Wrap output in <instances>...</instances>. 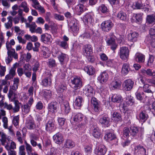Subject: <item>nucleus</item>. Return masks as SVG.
I'll list each match as a JSON object with an SVG mask.
<instances>
[{"mask_svg": "<svg viewBox=\"0 0 155 155\" xmlns=\"http://www.w3.org/2000/svg\"><path fill=\"white\" fill-rule=\"evenodd\" d=\"M105 137L106 138H107V140H110L116 139V137L114 134L110 133L106 134L105 136Z\"/></svg>", "mask_w": 155, "mask_h": 155, "instance_id": "44", "label": "nucleus"}, {"mask_svg": "<svg viewBox=\"0 0 155 155\" xmlns=\"http://www.w3.org/2000/svg\"><path fill=\"white\" fill-rule=\"evenodd\" d=\"M139 117L140 120H143V122H145L147 119L148 115L145 111H142L139 114Z\"/></svg>", "mask_w": 155, "mask_h": 155, "instance_id": "31", "label": "nucleus"}, {"mask_svg": "<svg viewBox=\"0 0 155 155\" xmlns=\"http://www.w3.org/2000/svg\"><path fill=\"white\" fill-rule=\"evenodd\" d=\"M14 101L15 104V107L13 109L14 112H17L19 110L20 105H21V104L17 100H14Z\"/></svg>", "mask_w": 155, "mask_h": 155, "instance_id": "42", "label": "nucleus"}, {"mask_svg": "<svg viewBox=\"0 0 155 155\" xmlns=\"http://www.w3.org/2000/svg\"><path fill=\"white\" fill-rule=\"evenodd\" d=\"M111 85L114 88H118L120 87L121 84L119 82L115 81L112 82Z\"/></svg>", "mask_w": 155, "mask_h": 155, "instance_id": "52", "label": "nucleus"}, {"mask_svg": "<svg viewBox=\"0 0 155 155\" xmlns=\"http://www.w3.org/2000/svg\"><path fill=\"white\" fill-rule=\"evenodd\" d=\"M116 37L114 36H112L110 37L109 40L107 41V43L110 45H111L114 44L115 43V39Z\"/></svg>", "mask_w": 155, "mask_h": 155, "instance_id": "55", "label": "nucleus"}, {"mask_svg": "<svg viewBox=\"0 0 155 155\" xmlns=\"http://www.w3.org/2000/svg\"><path fill=\"white\" fill-rule=\"evenodd\" d=\"M63 105L64 106L65 113L67 114H68L70 110V108L69 103L67 101H64L63 103Z\"/></svg>", "mask_w": 155, "mask_h": 155, "instance_id": "38", "label": "nucleus"}, {"mask_svg": "<svg viewBox=\"0 0 155 155\" xmlns=\"http://www.w3.org/2000/svg\"><path fill=\"white\" fill-rule=\"evenodd\" d=\"M25 147L28 154L29 155H30L31 154L33 155L32 148L31 146L29 144H27V146H26Z\"/></svg>", "mask_w": 155, "mask_h": 155, "instance_id": "53", "label": "nucleus"}, {"mask_svg": "<svg viewBox=\"0 0 155 155\" xmlns=\"http://www.w3.org/2000/svg\"><path fill=\"white\" fill-rule=\"evenodd\" d=\"M51 35L48 34H44L41 35V40L44 43L50 42L51 41Z\"/></svg>", "mask_w": 155, "mask_h": 155, "instance_id": "15", "label": "nucleus"}, {"mask_svg": "<svg viewBox=\"0 0 155 155\" xmlns=\"http://www.w3.org/2000/svg\"><path fill=\"white\" fill-rule=\"evenodd\" d=\"M107 150V149L104 145H101L96 147L94 153L97 155H104Z\"/></svg>", "mask_w": 155, "mask_h": 155, "instance_id": "5", "label": "nucleus"}, {"mask_svg": "<svg viewBox=\"0 0 155 155\" xmlns=\"http://www.w3.org/2000/svg\"><path fill=\"white\" fill-rule=\"evenodd\" d=\"M55 57H57L61 64L64 62V59L66 58V54L59 51L56 52Z\"/></svg>", "mask_w": 155, "mask_h": 155, "instance_id": "20", "label": "nucleus"}, {"mask_svg": "<svg viewBox=\"0 0 155 155\" xmlns=\"http://www.w3.org/2000/svg\"><path fill=\"white\" fill-rule=\"evenodd\" d=\"M67 89L66 87L64 84H61L58 86L57 91L60 93L62 92Z\"/></svg>", "mask_w": 155, "mask_h": 155, "instance_id": "51", "label": "nucleus"}, {"mask_svg": "<svg viewBox=\"0 0 155 155\" xmlns=\"http://www.w3.org/2000/svg\"><path fill=\"white\" fill-rule=\"evenodd\" d=\"M6 71L5 67L1 66L0 67V75L1 76H3L5 75V72Z\"/></svg>", "mask_w": 155, "mask_h": 155, "instance_id": "60", "label": "nucleus"}, {"mask_svg": "<svg viewBox=\"0 0 155 155\" xmlns=\"http://www.w3.org/2000/svg\"><path fill=\"white\" fill-rule=\"evenodd\" d=\"M54 120L50 119L45 124V130L47 131L51 132L54 130Z\"/></svg>", "mask_w": 155, "mask_h": 155, "instance_id": "8", "label": "nucleus"}, {"mask_svg": "<svg viewBox=\"0 0 155 155\" xmlns=\"http://www.w3.org/2000/svg\"><path fill=\"white\" fill-rule=\"evenodd\" d=\"M108 75L106 72H103L98 77V80L101 83L106 82L108 79Z\"/></svg>", "mask_w": 155, "mask_h": 155, "instance_id": "10", "label": "nucleus"}, {"mask_svg": "<svg viewBox=\"0 0 155 155\" xmlns=\"http://www.w3.org/2000/svg\"><path fill=\"white\" fill-rule=\"evenodd\" d=\"M98 10L103 13H106L108 12V9L104 5H102L99 6Z\"/></svg>", "mask_w": 155, "mask_h": 155, "instance_id": "43", "label": "nucleus"}, {"mask_svg": "<svg viewBox=\"0 0 155 155\" xmlns=\"http://www.w3.org/2000/svg\"><path fill=\"white\" fill-rule=\"evenodd\" d=\"M84 70L89 75H93L95 72L94 68L91 66L85 67L84 68Z\"/></svg>", "mask_w": 155, "mask_h": 155, "instance_id": "27", "label": "nucleus"}, {"mask_svg": "<svg viewBox=\"0 0 155 155\" xmlns=\"http://www.w3.org/2000/svg\"><path fill=\"white\" fill-rule=\"evenodd\" d=\"M15 94L14 93L13 91L12 90H10L9 91L8 93V96L9 98V99H11L13 101V100H14L15 99Z\"/></svg>", "mask_w": 155, "mask_h": 155, "instance_id": "50", "label": "nucleus"}, {"mask_svg": "<svg viewBox=\"0 0 155 155\" xmlns=\"http://www.w3.org/2000/svg\"><path fill=\"white\" fill-rule=\"evenodd\" d=\"M30 108V106L27 104L22 106V111L25 114H27L29 112Z\"/></svg>", "mask_w": 155, "mask_h": 155, "instance_id": "45", "label": "nucleus"}, {"mask_svg": "<svg viewBox=\"0 0 155 155\" xmlns=\"http://www.w3.org/2000/svg\"><path fill=\"white\" fill-rule=\"evenodd\" d=\"M65 146L68 148H72L75 146L74 142L70 140H67Z\"/></svg>", "mask_w": 155, "mask_h": 155, "instance_id": "40", "label": "nucleus"}, {"mask_svg": "<svg viewBox=\"0 0 155 155\" xmlns=\"http://www.w3.org/2000/svg\"><path fill=\"white\" fill-rule=\"evenodd\" d=\"M134 82L131 79H128L123 82L122 87L124 90L126 91H129L133 88Z\"/></svg>", "mask_w": 155, "mask_h": 155, "instance_id": "2", "label": "nucleus"}, {"mask_svg": "<svg viewBox=\"0 0 155 155\" xmlns=\"http://www.w3.org/2000/svg\"><path fill=\"white\" fill-rule=\"evenodd\" d=\"M58 45L64 49H67L68 47V45L67 42L64 41H58L57 43Z\"/></svg>", "mask_w": 155, "mask_h": 155, "instance_id": "41", "label": "nucleus"}, {"mask_svg": "<svg viewBox=\"0 0 155 155\" xmlns=\"http://www.w3.org/2000/svg\"><path fill=\"white\" fill-rule=\"evenodd\" d=\"M135 150H137L135 153V155H145L146 149L140 145H138L135 148Z\"/></svg>", "mask_w": 155, "mask_h": 155, "instance_id": "14", "label": "nucleus"}, {"mask_svg": "<svg viewBox=\"0 0 155 155\" xmlns=\"http://www.w3.org/2000/svg\"><path fill=\"white\" fill-rule=\"evenodd\" d=\"M136 60L139 63L143 62L145 61V56L142 54L137 53L136 55Z\"/></svg>", "mask_w": 155, "mask_h": 155, "instance_id": "28", "label": "nucleus"}, {"mask_svg": "<svg viewBox=\"0 0 155 155\" xmlns=\"http://www.w3.org/2000/svg\"><path fill=\"white\" fill-rule=\"evenodd\" d=\"M111 119L115 121L116 123L118 122L119 121H121L122 119L120 114L117 112H114L112 114Z\"/></svg>", "mask_w": 155, "mask_h": 155, "instance_id": "16", "label": "nucleus"}, {"mask_svg": "<svg viewBox=\"0 0 155 155\" xmlns=\"http://www.w3.org/2000/svg\"><path fill=\"white\" fill-rule=\"evenodd\" d=\"M19 115L15 116L13 117V119L12 121V123L15 126H17L19 123Z\"/></svg>", "mask_w": 155, "mask_h": 155, "instance_id": "54", "label": "nucleus"}, {"mask_svg": "<svg viewBox=\"0 0 155 155\" xmlns=\"http://www.w3.org/2000/svg\"><path fill=\"white\" fill-rule=\"evenodd\" d=\"M129 50L127 47H122L120 49L119 55L120 58L123 60L128 58L129 55Z\"/></svg>", "mask_w": 155, "mask_h": 155, "instance_id": "3", "label": "nucleus"}, {"mask_svg": "<svg viewBox=\"0 0 155 155\" xmlns=\"http://www.w3.org/2000/svg\"><path fill=\"white\" fill-rule=\"evenodd\" d=\"M149 31L151 38H155V28H151Z\"/></svg>", "mask_w": 155, "mask_h": 155, "instance_id": "62", "label": "nucleus"}, {"mask_svg": "<svg viewBox=\"0 0 155 155\" xmlns=\"http://www.w3.org/2000/svg\"><path fill=\"white\" fill-rule=\"evenodd\" d=\"M84 92L87 96L92 98L93 97L95 92L92 87L90 85L85 86L84 89Z\"/></svg>", "mask_w": 155, "mask_h": 155, "instance_id": "6", "label": "nucleus"}, {"mask_svg": "<svg viewBox=\"0 0 155 155\" xmlns=\"http://www.w3.org/2000/svg\"><path fill=\"white\" fill-rule=\"evenodd\" d=\"M133 7L134 9H140L144 8V5L141 1H137L133 4Z\"/></svg>", "mask_w": 155, "mask_h": 155, "instance_id": "33", "label": "nucleus"}, {"mask_svg": "<svg viewBox=\"0 0 155 155\" xmlns=\"http://www.w3.org/2000/svg\"><path fill=\"white\" fill-rule=\"evenodd\" d=\"M72 87L75 89L80 88L82 86L81 80L79 78H74L71 80Z\"/></svg>", "mask_w": 155, "mask_h": 155, "instance_id": "4", "label": "nucleus"}, {"mask_svg": "<svg viewBox=\"0 0 155 155\" xmlns=\"http://www.w3.org/2000/svg\"><path fill=\"white\" fill-rule=\"evenodd\" d=\"M92 134L95 138H98L101 135V130L98 127H96L93 129Z\"/></svg>", "mask_w": 155, "mask_h": 155, "instance_id": "26", "label": "nucleus"}, {"mask_svg": "<svg viewBox=\"0 0 155 155\" xmlns=\"http://www.w3.org/2000/svg\"><path fill=\"white\" fill-rule=\"evenodd\" d=\"M117 17L119 19L122 21H125L127 19V14L123 11H121L118 13Z\"/></svg>", "mask_w": 155, "mask_h": 155, "instance_id": "35", "label": "nucleus"}, {"mask_svg": "<svg viewBox=\"0 0 155 155\" xmlns=\"http://www.w3.org/2000/svg\"><path fill=\"white\" fill-rule=\"evenodd\" d=\"M92 14L90 13L87 14L84 17L83 20V21L85 23H89L91 24L94 21V19L93 18Z\"/></svg>", "mask_w": 155, "mask_h": 155, "instance_id": "18", "label": "nucleus"}, {"mask_svg": "<svg viewBox=\"0 0 155 155\" xmlns=\"http://www.w3.org/2000/svg\"><path fill=\"white\" fill-rule=\"evenodd\" d=\"M84 6L82 4H79L75 7V10L78 15H80L84 11Z\"/></svg>", "mask_w": 155, "mask_h": 155, "instance_id": "29", "label": "nucleus"}, {"mask_svg": "<svg viewBox=\"0 0 155 155\" xmlns=\"http://www.w3.org/2000/svg\"><path fill=\"white\" fill-rule=\"evenodd\" d=\"M135 95L137 99L140 101H143L145 97H147V96L145 95L143 92H137L136 93Z\"/></svg>", "mask_w": 155, "mask_h": 155, "instance_id": "30", "label": "nucleus"}, {"mask_svg": "<svg viewBox=\"0 0 155 155\" xmlns=\"http://www.w3.org/2000/svg\"><path fill=\"white\" fill-rule=\"evenodd\" d=\"M130 135L134 137L137 136L139 132L138 128L136 127H130Z\"/></svg>", "mask_w": 155, "mask_h": 155, "instance_id": "25", "label": "nucleus"}, {"mask_svg": "<svg viewBox=\"0 0 155 155\" xmlns=\"http://www.w3.org/2000/svg\"><path fill=\"white\" fill-rule=\"evenodd\" d=\"M16 136L18 141L21 144L23 143L22 138L21 137V134L20 132L17 131L16 133Z\"/></svg>", "mask_w": 155, "mask_h": 155, "instance_id": "57", "label": "nucleus"}, {"mask_svg": "<svg viewBox=\"0 0 155 155\" xmlns=\"http://www.w3.org/2000/svg\"><path fill=\"white\" fill-rule=\"evenodd\" d=\"M141 72L143 74H147L149 76H151L152 74V71L150 69H147V70L142 69L141 70Z\"/></svg>", "mask_w": 155, "mask_h": 155, "instance_id": "48", "label": "nucleus"}, {"mask_svg": "<svg viewBox=\"0 0 155 155\" xmlns=\"http://www.w3.org/2000/svg\"><path fill=\"white\" fill-rule=\"evenodd\" d=\"M54 18L56 19L59 21H63L64 19V17L63 15L57 14H54Z\"/></svg>", "mask_w": 155, "mask_h": 155, "instance_id": "56", "label": "nucleus"}, {"mask_svg": "<svg viewBox=\"0 0 155 155\" xmlns=\"http://www.w3.org/2000/svg\"><path fill=\"white\" fill-rule=\"evenodd\" d=\"M37 25L35 24V22L32 23L30 27V31L31 33H34L35 32V30Z\"/></svg>", "mask_w": 155, "mask_h": 155, "instance_id": "59", "label": "nucleus"}, {"mask_svg": "<svg viewBox=\"0 0 155 155\" xmlns=\"http://www.w3.org/2000/svg\"><path fill=\"white\" fill-rule=\"evenodd\" d=\"M58 106V104L56 102H52L48 104V109L50 112L54 113L57 111Z\"/></svg>", "mask_w": 155, "mask_h": 155, "instance_id": "11", "label": "nucleus"}, {"mask_svg": "<svg viewBox=\"0 0 155 155\" xmlns=\"http://www.w3.org/2000/svg\"><path fill=\"white\" fill-rule=\"evenodd\" d=\"M91 105L95 112H98L100 109V105L98 101L95 98L92 97L91 100Z\"/></svg>", "mask_w": 155, "mask_h": 155, "instance_id": "7", "label": "nucleus"}, {"mask_svg": "<svg viewBox=\"0 0 155 155\" xmlns=\"http://www.w3.org/2000/svg\"><path fill=\"white\" fill-rule=\"evenodd\" d=\"M147 22L149 24L155 23V15L153 14L147 15L146 18Z\"/></svg>", "mask_w": 155, "mask_h": 155, "instance_id": "23", "label": "nucleus"}, {"mask_svg": "<svg viewBox=\"0 0 155 155\" xmlns=\"http://www.w3.org/2000/svg\"><path fill=\"white\" fill-rule=\"evenodd\" d=\"M84 101L83 99L81 96H78L76 99L74 101L75 105L78 107H80L82 105V103Z\"/></svg>", "mask_w": 155, "mask_h": 155, "instance_id": "32", "label": "nucleus"}, {"mask_svg": "<svg viewBox=\"0 0 155 155\" xmlns=\"http://www.w3.org/2000/svg\"><path fill=\"white\" fill-rule=\"evenodd\" d=\"M99 122L102 125L108 127L110 125V119L108 117L103 116L100 118Z\"/></svg>", "mask_w": 155, "mask_h": 155, "instance_id": "19", "label": "nucleus"}, {"mask_svg": "<svg viewBox=\"0 0 155 155\" xmlns=\"http://www.w3.org/2000/svg\"><path fill=\"white\" fill-rule=\"evenodd\" d=\"M126 102L128 105L131 106L134 103L133 97L130 95L127 96L126 97Z\"/></svg>", "mask_w": 155, "mask_h": 155, "instance_id": "34", "label": "nucleus"}, {"mask_svg": "<svg viewBox=\"0 0 155 155\" xmlns=\"http://www.w3.org/2000/svg\"><path fill=\"white\" fill-rule=\"evenodd\" d=\"M26 127L30 130L34 129L35 127V124L33 120L28 119L26 120L25 123Z\"/></svg>", "mask_w": 155, "mask_h": 155, "instance_id": "17", "label": "nucleus"}, {"mask_svg": "<svg viewBox=\"0 0 155 155\" xmlns=\"http://www.w3.org/2000/svg\"><path fill=\"white\" fill-rule=\"evenodd\" d=\"M40 43L38 42L35 43V47L33 48L34 51L38 52L39 51V48L40 46Z\"/></svg>", "mask_w": 155, "mask_h": 155, "instance_id": "61", "label": "nucleus"}, {"mask_svg": "<svg viewBox=\"0 0 155 155\" xmlns=\"http://www.w3.org/2000/svg\"><path fill=\"white\" fill-rule=\"evenodd\" d=\"M50 27L51 28V31L52 33H56L57 31V28L56 25L54 23L50 25Z\"/></svg>", "mask_w": 155, "mask_h": 155, "instance_id": "58", "label": "nucleus"}, {"mask_svg": "<svg viewBox=\"0 0 155 155\" xmlns=\"http://www.w3.org/2000/svg\"><path fill=\"white\" fill-rule=\"evenodd\" d=\"M12 19L13 17L11 16H9L7 18L8 21V22L6 23L5 24V26L7 29H9L12 26Z\"/></svg>", "mask_w": 155, "mask_h": 155, "instance_id": "36", "label": "nucleus"}, {"mask_svg": "<svg viewBox=\"0 0 155 155\" xmlns=\"http://www.w3.org/2000/svg\"><path fill=\"white\" fill-rule=\"evenodd\" d=\"M111 99L113 102L120 103L123 101L121 96L117 94H114L112 97Z\"/></svg>", "mask_w": 155, "mask_h": 155, "instance_id": "21", "label": "nucleus"}, {"mask_svg": "<svg viewBox=\"0 0 155 155\" xmlns=\"http://www.w3.org/2000/svg\"><path fill=\"white\" fill-rule=\"evenodd\" d=\"M53 137L55 142L58 144H61L64 140L62 134L59 132L55 134Z\"/></svg>", "mask_w": 155, "mask_h": 155, "instance_id": "9", "label": "nucleus"}, {"mask_svg": "<svg viewBox=\"0 0 155 155\" xmlns=\"http://www.w3.org/2000/svg\"><path fill=\"white\" fill-rule=\"evenodd\" d=\"M138 36V33L136 32H131L128 35V40L132 42L136 41Z\"/></svg>", "mask_w": 155, "mask_h": 155, "instance_id": "13", "label": "nucleus"}, {"mask_svg": "<svg viewBox=\"0 0 155 155\" xmlns=\"http://www.w3.org/2000/svg\"><path fill=\"white\" fill-rule=\"evenodd\" d=\"M49 66L50 67H54L56 66L55 61L52 59H50L48 61Z\"/></svg>", "mask_w": 155, "mask_h": 155, "instance_id": "64", "label": "nucleus"}, {"mask_svg": "<svg viewBox=\"0 0 155 155\" xmlns=\"http://www.w3.org/2000/svg\"><path fill=\"white\" fill-rule=\"evenodd\" d=\"M113 24L110 20L105 21L101 24V27L102 30L105 32H108L112 29Z\"/></svg>", "mask_w": 155, "mask_h": 155, "instance_id": "1", "label": "nucleus"}, {"mask_svg": "<svg viewBox=\"0 0 155 155\" xmlns=\"http://www.w3.org/2000/svg\"><path fill=\"white\" fill-rule=\"evenodd\" d=\"M51 84V79L50 77L44 79L42 81V84L45 87L50 86Z\"/></svg>", "mask_w": 155, "mask_h": 155, "instance_id": "24", "label": "nucleus"}, {"mask_svg": "<svg viewBox=\"0 0 155 155\" xmlns=\"http://www.w3.org/2000/svg\"><path fill=\"white\" fill-rule=\"evenodd\" d=\"M154 60V57L152 55H150L149 58L148 60L147 64L148 66H151Z\"/></svg>", "mask_w": 155, "mask_h": 155, "instance_id": "63", "label": "nucleus"}, {"mask_svg": "<svg viewBox=\"0 0 155 155\" xmlns=\"http://www.w3.org/2000/svg\"><path fill=\"white\" fill-rule=\"evenodd\" d=\"M83 53L85 56H87L91 54H92V50L90 45H85L83 49Z\"/></svg>", "mask_w": 155, "mask_h": 155, "instance_id": "12", "label": "nucleus"}, {"mask_svg": "<svg viewBox=\"0 0 155 155\" xmlns=\"http://www.w3.org/2000/svg\"><path fill=\"white\" fill-rule=\"evenodd\" d=\"M15 53V51L14 49H12L11 50H8V63H9L10 61V59L12 58V56L14 53Z\"/></svg>", "mask_w": 155, "mask_h": 155, "instance_id": "49", "label": "nucleus"}, {"mask_svg": "<svg viewBox=\"0 0 155 155\" xmlns=\"http://www.w3.org/2000/svg\"><path fill=\"white\" fill-rule=\"evenodd\" d=\"M129 64L127 63L124 64L122 68L121 72L124 75L127 74L130 71Z\"/></svg>", "mask_w": 155, "mask_h": 155, "instance_id": "22", "label": "nucleus"}, {"mask_svg": "<svg viewBox=\"0 0 155 155\" xmlns=\"http://www.w3.org/2000/svg\"><path fill=\"white\" fill-rule=\"evenodd\" d=\"M132 18L134 20V21L136 22H139L141 21L142 20V15L140 14H135L133 16Z\"/></svg>", "mask_w": 155, "mask_h": 155, "instance_id": "39", "label": "nucleus"}, {"mask_svg": "<svg viewBox=\"0 0 155 155\" xmlns=\"http://www.w3.org/2000/svg\"><path fill=\"white\" fill-rule=\"evenodd\" d=\"M130 133V130L128 127L124 128L123 131L124 136L125 137H128L129 136V133Z\"/></svg>", "mask_w": 155, "mask_h": 155, "instance_id": "46", "label": "nucleus"}, {"mask_svg": "<svg viewBox=\"0 0 155 155\" xmlns=\"http://www.w3.org/2000/svg\"><path fill=\"white\" fill-rule=\"evenodd\" d=\"M1 138L0 140L2 144V145H5V143L6 142L7 140V137L5 134L2 133L1 134Z\"/></svg>", "mask_w": 155, "mask_h": 155, "instance_id": "47", "label": "nucleus"}, {"mask_svg": "<svg viewBox=\"0 0 155 155\" xmlns=\"http://www.w3.org/2000/svg\"><path fill=\"white\" fill-rule=\"evenodd\" d=\"M84 116L81 113H78L75 115L73 118V120L75 122H79L82 120Z\"/></svg>", "mask_w": 155, "mask_h": 155, "instance_id": "37", "label": "nucleus"}]
</instances>
